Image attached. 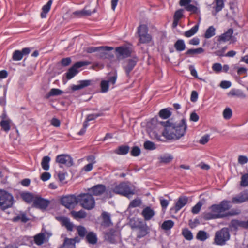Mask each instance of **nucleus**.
<instances>
[{"label":"nucleus","mask_w":248,"mask_h":248,"mask_svg":"<svg viewBox=\"0 0 248 248\" xmlns=\"http://www.w3.org/2000/svg\"><path fill=\"white\" fill-rule=\"evenodd\" d=\"M216 29L213 26H210L206 31L204 37L205 38L208 39L215 35Z\"/></svg>","instance_id":"obj_40"},{"label":"nucleus","mask_w":248,"mask_h":248,"mask_svg":"<svg viewBox=\"0 0 248 248\" xmlns=\"http://www.w3.org/2000/svg\"><path fill=\"white\" fill-rule=\"evenodd\" d=\"M29 220V219L27 217L26 214L25 213H22L18 214L12 219V221L13 222H17L20 221L21 222L24 223H27Z\"/></svg>","instance_id":"obj_28"},{"label":"nucleus","mask_w":248,"mask_h":248,"mask_svg":"<svg viewBox=\"0 0 248 248\" xmlns=\"http://www.w3.org/2000/svg\"><path fill=\"white\" fill-rule=\"evenodd\" d=\"M230 239V234L228 229L223 228L216 232L214 238L215 243L218 245H223L226 241Z\"/></svg>","instance_id":"obj_7"},{"label":"nucleus","mask_w":248,"mask_h":248,"mask_svg":"<svg viewBox=\"0 0 248 248\" xmlns=\"http://www.w3.org/2000/svg\"><path fill=\"white\" fill-rule=\"evenodd\" d=\"M45 239V235L43 233H40L34 237V241L37 245H41L43 244Z\"/></svg>","instance_id":"obj_38"},{"label":"nucleus","mask_w":248,"mask_h":248,"mask_svg":"<svg viewBox=\"0 0 248 248\" xmlns=\"http://www.w3.org/2000/svg\"><path fill=\"white\" fill-rule=\"evenodd\" d=\"M240 185L242 187L248 186V173H245L241 176Z\"/></svg>","instance_id":"obj_48"},{"label":"nucleus","mask_w":248,"mask_h":248,"mask_svg":"<svg viewBox=\"0 0 248 248\" xmlns=\"http://www.w3.org/2000/svg\"><path fill=\"white\" fill-rule=\"evenodd\" d=\"M102 221L101 225L104 227H109L113 225L110 214L107 212H103L101 214Z\"/></svg>","instance_id":"obj_23"},{"label":"nucleus","mask_w":248,"mask_h":248,"mask_svg":"<svg viewBox=\"0 0 248 248\" xmlns=\"http://www.w3.org/2000/svg\"><path fill=\"white\" fill-rule=\"evenodd\" d=\"M11 121L9 119L6 120H2L0 122V125L1 126V130H3L6 132H8L11 128Z\"/></svg>","instance_id":"obj_33"},{"label":"nucleus","mask_w":248,"mask_h":248,"mask_svg":"<svg viewBox=\"0 0 248 248\" xmlns=\"http://www.w3.org/2000/svg\"><path fill=\"white\" fill-rule=\"evenodd\" d=\"M50 161V157L48 156H45L43 157L41 166L42 168L45 170H47L49 169V162Z\"/></svg>","instance_id":"obj_39"},{"label":"nucleus","mask_w":248,"mask_h":248,"mask_svg":"<svg viewBox=\"0 0 248 248\" xmlns=\"http://www.w3.org/2000/svg\"><path fill=\"white\" fill-rule=\"evenodd\" d=\"M216 5L214 7L216 13H218L222 10L224 7L225 0H214Z\"/></svg>","instance_id":"obj_42"},{"label":"nucleus","mask_w":248,"mask_h":248,"mask_svg":"<svg viewBox=\"0 0 248 248\" xmlns=\"http://www.w3.org/2000/svg\"><path fill=\"white\" fill-rule=\"evenodd\" d=\"M198 29L199 25L196 24L190 30L185 31L184 33V35L187 38L190 37L198 31Z\"/></svg>","instance_id":"obj_35"},{"label":"nucleus","mask_w":248,"mask_h":248,"mask_svg":"<svg viewBox=\"0 0 248 248\" xmlns=\"http://www.w3.org/2000/svg\"><path fill=\"white\" fill-rule=\"evenodd\" d=\"M158 124L164 127L162 135L168 140L179 139L185 135L187 128L185 118L182 119L177 124H173L169 120L158 121Z\"/></svg>","instance_id":"obj_1"},{"label":"nucleus","mask_w":248,"mask_h":248,"mask_svg":"<svg viewBox=\"0 0 248 248\" xmlns=\"http://www.w3.org/2000/svg\"><path fill=\"white\" fill-rule=\"evenodd\" d=\"M63 93V91L61 90L60 89L53 88L51 89L50 92L46 95L45 98L46 99H48L49 97L51 96L60 95L62 94Z\"/></svg>","instance_id":"obj_34"},{"label":"nucleus","mask_w":248,"mask_h":248,"mask_svg":"<svg viewBox=\"0 0 248 248\" xmlns=\"http://www.w3.org/2000/svg\"><path fill=\"white\" fill-rule=\"evenodd\" d=\"M56 162L64 165L66 167H71L73 165V158L70 155L67 154H61L58 155L56 157Z\"/></svg>","instance_id":"obj_13"},{"label":"nucleus","mask_w":248,"mask_h":248,"mask_svg":"<svg viewBox=\"0 0 248 248\" xmlns=\"http://www.w3.org/2000/svg\"><path fill=\"white\" fill-rule=\"evenodd\" d=\"M22 58L23 56L21 51L16 50L14 52L12 56V59L13 60L20 61L22 59Z\"/></svg>","instance_id":"obj_55"},{"label":"nucleus","mask_w":248,"mask_h":248,"mask_svg":"<svg viewBox=\"0 0 248 248\" xmlns=\"http://www.w3.org/2000/svg\"><path fill=\"white\" fill-rule=\"evenodd\" d=\"M130 147L128 145H121L119 146L115 150L114 153L119 155H125L129 151Z\"/></svg>","instance_id":"obj_30"},{"label":"nucleus","mask_w":248,"mask_h":248,"mask_svg":"<svg viewBox=\"0 0 248 248\" xmlns=\"http://www.w3.org/2000/svg\"><path fill=\"white\" fill-rule=\"evenodd\" d=\"M137 228L139 229V232L137 237L139 238H142L149 233V228L145 223L142 221L139 222Z\"/></svg>","instance_id":"obj_19"},{"label":"nucleus","mask_w":248,"mask_h":248,"mask_svg":"<svg viewBox=\"0 0 248 248\" xmlns=\"http://www.w3.org/2000/svg\"><path fill=\"white\" fill-rule=\"evenodd\" d=\"M52 2V0H49L46 4L43 6L40 14L41 18H44L46 17L47 14L50 10Z\"/></svg>","instance_id":"obj_27"},{"label":"nucleus","mask_w":248,"mask_h":248,"mask_svg":"<svg viewBox=\"0 0 248 248\" xmlns=\"http://www.w3.org/2000/svg\"><path fill=\"white\" fill-rule=\"evenodd\" d=\"M171 115V112L167 108H163L160 110L159 116L163 119H167Z\"/></svg>","instance_id":"obj_44"},{"label":"nucleus","mask_w":248,"mask_h":248,"mask_svg":"<svg viewBox=\"0 0 248 248\" xmlns=\"http://www.w3.org/2000/svg\"><path fill=\"white\" fill-rule=\"evenodd\" d=\"M139 61V58L137 56H134L131 59H128L125 62L126 64L123 66V69L124 70L126 76H129L130 72L133 70Z\"/></svg>","instance_id":"obj_14"},{"label":"nucleus","mask_w":248,"mask_h":248,"mask_svg":"<svg viewBox=\"0 0 248 248\" xmlns=\"http://www.w3.org/2000/svg\"><path fill=\"white\" fill-rule=\"evenodd\" d=\"M139 41L141 44L149 43L152 39L151 35L148 33V28L145 24L140 25L138 28Z\"/></svg>","instance_id":"obj_5"},{"label":"nucleus","mask_w":248,"mask_h":248,"mask_svg":"<svg viewBox=\"0 0 248 248\" xmlns=\"http://www.w3.org/2000/svg\"><path fill=\"white\" fill-rule=\"evenodd\" d=\"M174 222L171 220L165 221L162 224L161 227L163 230H169L173 227Z\"/></svg>","instance_id":"obj_47"},{"label":"nucleus","mask_w":248,"mask_h":248,"mask_svg":"<svg viewBox=\"0 0 248 248\" xmlns=\"http://www.w3.org/2000/svg\"><path fill=\"white\" fill-rule=\"evenodd\" d=\"M77 231L78 235L82 238L85 237L87 231L85 228L82 226H78L77 227Z\"/></svg>","instance_id":"obj_59"},{"label":"nucleus","mask_w":248,"mask_h":248,"mask_svg":"<svg viewBox=\"0 0 248 248\" xmlns=\"http://www.w3.org/2000/svg\"><path fill=\"white\" fill-rule=\"evenodd\" d=\"M103 47L100 46H90L87 48L86 51L88 53H92L95 52H98V51L100 50V49L103 48Z\"/></svg>","instance_id":"obj_61"},{"label":"nucleus","mask_w":248,"mask_h":248,"mask_svg":"<svg viewBox=\"0 0 248 248\" xmlns=\"http://www.w3.org/2000/svg\"><path fill=\"white\" fill-rule=\"evenodd\" d=\"M182 234L186 240H191L193 239V234L187 228L183 229L182 230Z\"/></svg>","instance_id":"obj_45"},{"label":"nucleus","mask_w":248,"mask_h":248,"mask_svg":"<svg viewBox=\"0 0 248 248\" xmlns=\"http://www.w3.org/2000/svg\"><path fill=\"white\" fill-rule=\"evenodd\" d=\"M198 240L203 241L207 238V232L204 231H199L196 235Z\"/></svg>","instance_id":"obj_51"},{"label":"nucleus","mask_w":248,"mask_h":248,"mask_svg":"<svg viewBox=\"0 0 248 248\" xmlns=\"http://www.w3.org/2000/svg\"><path fill=\"white\" fill-rule=\"evenodd\" d=\"M113 193L130 199L135 193V187L130 182H122L115 185L112 188Z\"/></svg>","instance_id":"obj_2"},{"label":"nucleus","mask_w":248,"mask_h":248,"mask_svg":"<svg viewBox=\"0 0 248 248\" xmlns=\"http://www.w3.org/2000/svg\"><path fill=\"white\" fill-rule=\"evenodd\" d=\"M93 82L92 80H83L78 81L81 89L92 85Z\"/></svg>","instance_id":"obj_54"},{"label":"nucleus","mask_w":248,"mask_h":248,"mask_svg":"<svg viewBox=\"0 0 248 248\" xmlns=\"http://www.w3.org/2000/svg\"><path fill=\"white\" fill-rule=\"evenodd\" d=\"M100 47H104L100 49L98 52L96 54V56L101 59H111L114 57V55L109 51L114 49L112 46H100Z\"/></svg>","instance_id":"obj_12"},{"label":"nucleus","mask_w":248,"mask_h":248,"mask_svg":"<svg viewBox=\"0 0 248 248\" xmlns=\"http://www.w3.org/2000/svg\"><path fill=\"white\" fill-rule=\"evenodd\" d=\"M14 203L13 195L4 190H0V207L5 210L12 207Z\"/></svg>","instance_id":"obj_4"},{"label":"nucleus","mask_w":248,"mask_h":248,"mask_svg":"<svg viewBox=\"0 0 248 248\" xmlns=\"http://www.w3.org/2000/svg\"><path fill=\"white\" fill-rule=\"evenodd\" d=\"M246 201H248V190H244L236 197H233L232 202L234 203L238 204L244 202Z\"/></svg>","instance_id":"obj_16"},{"label":"nucleus","mask_w":248,"mask_h":248,"mask_svg":"<svg viewBox=\"0 0 248 248\" xmlns=\"http://www.w3.org/2000/svg\"><path fill=\"white\" fill-rule=\"evenodd\" d=\"M140 153V149L137 146H133L130 152V154L133 156H138Z\"/></svg>","instance_id":"obj_56"},{"label":"nucleus","mask_w":248,"mask_h":248,"mask_svg":"<svg viewBox=\"0 0 248 248\" xmlns=\"http://www.w3.org/2000/svg\"><path fill=\"white\" fill-rule=\"evenodd\" d=\"M187 202L188 198L186 196H180L176 202L174 207L171 208V210H175V213H176L186 205Z\"/></svg>","instance_id":"obj_20"},{"label":"nucleus","mask_w":248,"mask_h":248,"mask_svg":"<svg viewBox=\"0 0 248 248\" xmlns=\"http://www.w3.org/2000/svg\"><path fill=\"white\" fill-rule=\"evenodd\" d=\"M174 47L177 51L181 52L185 50L186 46L183 40L178 39L174 43Z\"/></svg>","instance_id":"obj_32"},{"label":"nucleus","mask_w":248,"mask_h":248,"mask_svg":"<svg viewBox=\"0 0 248 248\" xmlns=\"http://www.w3.org/2000/svg\"><path fill=\"white\" fill-rule=\"evenodd\" d=\"M233 30L232 28L229 29L226 32L217 36V41L219 43L226 42L231 39L232 37Z\"/></svg>","instance_id":"obj_18"},{"label":"nucleus","mask_w":248,"mask_h":248,"mask_svg":"<svg viewBox=\"0 0 248 248\" xmlns=\"http://www.w3.org/2000/svg\"><path fill=\"white\" fill-rule=\"evenodd\" d=\"M71 214L75 219L78 218H84L86 217V213L83 210L79 211H73L71 212Z\"/></svg>","instance_id":"obj_41"},{"label":"nucleus","mask_w":248,"mask_h":248,"mask_svg":"<svg viewBox=\"0 0 248 248\" xmlns=\"http://www.w3.org/2000/svg\"><path fill=\"white\" fill-rule=\"evenodd\" d=\"M229 95H231L232 96H236L238 97H241L242 98H245L246 97V95L243 92L240 90H236L235 89H232L228 93Z\"/></svg>","instance_id":"obj_43"},{"label":"nucleus","mask_w":248,"mask_h":248,"mask_svg":"<svg viewBox=\"0 0 248 248\" xmlns=\"http://www.w3.org/2000/svg\"><path fill=\"white\" fill-rule=\"evenodd\" d=\"M185 10L190 12L191 14L200 15L201 14L200 7L190 3L185 7Z\"/></svg>","instance_id":"obj_29"},{"label":"nucleus","mask_w":248,"mask_h":248,"mask_svg":"<svg viewBox=\"0 0 248 248\" xmlns=\"http://www.w3.org/2000/svg\"><path fill=\"white\" fill-rule=\"evenodd\" d=\"M115 50L118 60H121L131 57L133 52L132 48L126 45L116 47Z\"/></svg>","instance_id":"obj_6"},{"label":"nucleus","mask_w":248,"mask_h":248,"mask_svg":"<svg viewBox=\"0 0 248 248\" xmlns=\"http://www.w3.org/2000/svg\"><path fill=\"white\" fill-rule=\"evenodd\" d=\"M202 205V203L201 201H199L195 206H194L191 210V212L194 214H198Z\"/></svg>","instance_id":"obj_58"},{"label":"nucleus","mask_w":248,"mask_h":248,"mask_svg":"<svg viewBox=\"0 0 248 248\" xmlns=\"http://www.w3.org/2000/svg\"><path fill=\"white\" fill-rule=\"evenodd\" d=\"M159 200L162 209H166L169 204V201L162 197H160Z\"/></svg>","instance_id":"obj_64"},{"label":"nucleus","mask_w":248,"mask_h":248,"mask_svg":"<svg viewBox=\"0 0 248 248\" xmlns=\"http://www.w3.org/2000/svg\"><path fill=\"white\" fill-rule=\"evenodd\" d=\"M144 147L146 150H153L156 148V146L154 142L147 140L144 142Z\"/></svg>","instance_id":"obj_53"},{"label":"nucleus","mask_w":248,"mask_h":248,"mask_svg":"<svg viewBox=\"0 0 248 248\" xmlns=\"http://www.w3.org/2000/svg\"><path fill=\"white\" fill-rule=\"evenodd\" d=\"M71 63V59L70 57L62 58L61 61V63L63 66H67Z\"/></svg>","instance_id":"obj_62"},{"label":"nucleus","mask_w":248,"mask_h":248,"mask_svg":"<svg viewBox=\"0 0 248 248\" xmlns=\"http://www.w3.org/2000/svg\"><path fill=\"white\" fill-rule=\"evenodd\" d=\"M231 201L224 200L218 204L212 205L209 208L213 213L222 214L221 213L229 210L231 208Z\"/></svg>","instance_id":"obj_8"},{"label":"nucleus","mask_w":248,"mask_h":248,"mask_svg":"<svg viewBox=\"0 0 248 248\" xmlns=\"http://www.w3.org/2000/svg\"><path fill=\"white\" fill-rule=\"evenodd\" d=\"M237 214V213L233 211L228 212L225 214H217V213L204 212L202 215V217L205 220L216 218H221L229 216H233Z\"/></svg>","instance_id":"obj_11"},{"label":"nucleus","mask_w":248,"mask_h":248,"mask_svg":"<svg viewBox=\"0 0 248 248\" xmlns=\"http://www.w3.org/2000/svg\"><path fill=\"white\" fill-rule=\"evenodd\" d=\"M155 214L154 210L150 206H147L142 211L141 215L145 221L151 220Z\"/></svg>","instance_id":"obj_22"},{"label":"nucleus","mask_w":248,"mask_h":248,"mask_svg":"<svg viewBox=\"0 0 248 248\" xmlns=\"http://www.w3.org/2000/svg\"><path fill=\"white\" fill-rule=\"evenodd\" d=\"M78 196L74 195L65 196L61 199V204L68 209L74 207L78 204Z\"/></svg>","instance_id":"obj_10"},{"label":"nucleus","mask_w":248,"mask_h":248,"mask_svg":"<svg viewBox=\"0 0 248 248\" xmlns=\"http://www.w3.org/2000/svg\"><path fill=\"white\" fill-rule=\"evenodd\" d=\"M51 177V174L48 172H43L41 176L40 179L44 182L46 181L49 180Z\"/></svg>","instance_id":"obj_63"},{"label":"nucleus","mask_w":248,"mask_h":248,"mask_svg":"<svg viewBox=\"0 0 248 248\" xmlns=\"http://www.w3.org/2000/svg\"><path fill=\"white\" fill-rule=\"evenodd\" d=\"M78 203L85 209L90 210L94 208L95 201L90 193H81L78 196Z\"/></svg>","instance_id":"obj_3"},{"label":"nucleus","mask_w":248,"mask_h":248,"mask_svg":"<svg viewBox=\"0 0 248 248\" xmlns=\"http://www.w3.org/2000/svg\"><path fill=\"white\" fill-rule=\"evenodd\" d=\"M21 197L22 199L28 203H31L34 200V197L32 194L26 192L21 194Z\"/></svg>","instance_id":"obj_37"},{"label":"nucleus","mask_w":248,"mask_h":248,"mask_svg":"<svg viewBox=\"0 0 248 248\" xmlns=\"http://www.w3.org/2000/svg\"><path fill=\"white\" fill-rule=\"evenodd\" d=\"M103 115L102 113H98L95 114H91L87 115L86 120L87 122H89L95 119L96 118Z\"/></svg>","instance_id":"obj_60"},{"label":"nucleus","mask_w":248,"mask_h":248,"mask_svg":"<svg viewBox=\"0 0 248 248\" xmlns=\"http://www.w3.org/2000/svg\"><path fill=\"white\" fill-rule=\"evenodd\" d=\"M116 231L113 229H110L108 232L105 234V239L111 244H115L117 243L116 237Z\"/></svg>","instance_id":"obj_24"},{"label":"nucleus","mask_w":248,"mask_h":248,"mask_svg":"<svg viewBox=\"0 0 248 248\" xmlns=\"http://www.w3.org/2000/svg\"><path fill=\"white\" fill-rule=\"evenodd\" d=\"M49 203L50 202L48 200L39 197L34 199L32 206L37 208L45 209L47 207Z\"/></svg>","instance_id":"obj_15"},{"label":"nucleus","mask_w":248,"mask_h":248,"mask_svg":"<svg viewBox=\"0 0 248 248\" xmlns=\"http://www.w3.org/2000/svg\"><path fill=\"white\" fill-rule=\"evenodd\" d=\"M173 156L170 155H164L160 157L159 160L160 162L163 163H169L173 160Z\"/></svg>","instance_id":"obj_46"},{"label":"nucleus","mask_w":248,"mask_h":248,"mask_svg":"<svg viewBox=\"0 0 248 248\" xmlns=\"http://www.w3.org/2000/svg\"><path fill=\"white\" fill-rule=\"evenodd\" d=\"M229 228L231 230L237 231L238 227L243 228V221H240L237 219H232L229 225Z\"/></svg>","instance_id":"obj_26"},{"label":"nucleus","mask_w":248,"mask_h":248,"mask_svg":"<svg viewBox=\"0 0 248 248\" xmlns=\"http://www.w3.org/2000/svg\"><path fill=\"white\" fill-rule=\"evenodd\" d=\"M85 7L80 11H76L72 13L71 15V17L73 18L76 17H81L85 16H89L92 15L93 13H94L96 12V9H94L93 11L90 10H87L85 9Z\"/></svg>","instance_id":"obj_21"},{"label":"nucleus","mask_w":248,"mask_h":248,"mask_svg":"<svg viewBox=\"0 0 248 248\" xmlns=\"http://www.w3.org/2000/svg\"><path fill=\"white\" fill-rule=\"evenodd\" d=\"M204 51V49L202 47H199L197 48H191L188 49L185 53V54L187 56L192 57L196 54L202 53Z\"/></svg>","instance_id":"obj_31"},{"label":"nucleus","mask_w":248,"mask_h":248,"mask_svg":"<svg viewBox=\"0 0 248 248\" xmlns=\"http://www.w3.org/2000/svg\"><path fill=\"white\" fill-rule=\"evenodd\" d=\"M223 115L224 119L228 120L230 119L232 116V109L229 108H226L223 110Z\"/></svg>","instance_id":"obj_57"},{"label":"nucleus","mask_w":248,"mask_h":248,"mask_svg":"<svg viewBox=\"0 0 248 248\" xmlns=\"http://www.w3.org/2000/svg\"><path fill=\"white\" fill-rule=\"evenodd\" d=\"M141 200L137 198L133 200H132L129 204L128 208H135L137 207H139L141 204Z\"/></svg>","instance_id":"obj_49"},{"label":"nucleus","mask_w":248,"mask_h":248,"mask_svg":"<svg viewBox=\"0 0 248 248\" xmlns=\"http://www.w3.org/2000/svg\"><path fill=\"white\" fill-rule=\"evenodd\" d=\"M184 11L183 9H179L176 10L173 15V19L180 20L184 16Z\"/></svg>","instance_id":"obj_52"},{"label":"nucleus","mask_w":248,"mask_h":248,"mask_svg":"<svg viewBox=\"0 0 248 248\" xmlns=\"http://www.w3.org/2000/svg\"><path fill=\"white\" fill-rule=\"evenodd\" d=\"M101 92L102 93H106L109 89L108 81L107 80H102L100 83Z\"/></svg>","instance_id":"obj_50"},{"label":"nucleus","mask_w":248,"mask_h":248,"mask_svg":"<svg viewBox=\"0 0 248 248\" xmlns=\"http://www.w3.org/2000/svg\"><path fill=\"white\" fill-rule=\"evenodd\" d=\"M86 239L87 241L91 244H95L96 243L97 239L95 233L93 232H89L86 235Z\"/></svg>","instance_id":"obj_36"},{"label":"nucleus","mask_w":248,"mask_h":248,"mask_svg":"<svg viewBox=\"0 0 248 248\" xmlns=\"http://www.w3.org/2000/svg\"><path fill=\"white\" fill-rule=\"evenodd\" d=\"M88 64V62L87 61H79L75 63L66 72V77L67 79H70L72 78L78 73V68L87 65Z\"/></svg>","instance_id":"obj_9"},{"label":"nucleus","mask_w":248,"mask_h":248,"mask_svg":"<svg viewBox=\"0 0 248 248\" xmlns=\"http://www.w3.org/2000/svg\"><path fill=\"white\" fill-rule=\"evenodd\" d=\"M58 220L61 223L62 226H65L67 230L72 231L73 229V224L70 222L69 219L66 217H60Z\"/></svg>","instance_id":"obj_25"},{"label":"nucleus","mask_w":248,"mask_h":248,"mask_svg":"<svg viewBox=\"0 0 248 248\" xmlns=\"http://www.w3.org/2000/svg\"><path fill=\"white\" fill-rule=\"evenodd\" d=\"M106 188L103 184H98L88 189V191L92 195L94 196H100L106 191Z\"/></svg>","instance_id":"obj_17"}]
</instances>
